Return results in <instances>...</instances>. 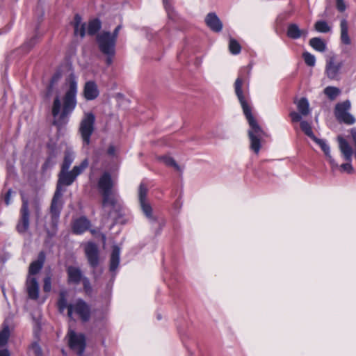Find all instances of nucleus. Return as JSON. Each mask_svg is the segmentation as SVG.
<instances>
[{
	"label": "nucleus",
	"mask_w": 356,
	"mask_h": 356,
	"mask_svg": "<svg viewBox=\"0 0 356 356\" xmlns=\"http://www.w3.org/2000/svg\"><path fill=\"white\" fill-rule=\"evenodd\" d=\"M243 82L244 80L238 76L234 83V90L250 126L248 136L250 140V149L258 154L261 148V141L267 135L254 118L251 112V108L245 99L242 90Z\"/></svg>",
	"instance_id": "nucleus-1"
},
{
	"label": "nucleus",
	"mask_w": 356,
	"mask_h": 356,
	"mask_svg": "<svg viewBox=\"0 0 356 356\" xmlns=\"http://www.w3.org/2000/svg\"><path fill=\"white\" fill-rule=\"evenodd\" d=\"M77 83L71 76L68 81V88L63 97L62 105L60 97L57 95L52 104L51 113L54 117L53 124L60 126L65 122L67 116L73 111L76 105Z\"/></svg>",
	"instance_id": "nucleus-2"
},
{
	"label": "nucleus",
	"mask_w": 356,
	"mask_h": 356,
	"mask_svg": "<svg viewBox=\"0 0 356 356\" xmlns=\"http://www.w3.org/2000/svg\"><path fill=\"white\" fill-rule=\"evenodd\" d=\"M113 182L110 173L104 172L99 179L98 188L102 195V207H115L117 198L113 191Z\"/></svg>",
	"instance_id": "nucleus-3"
},
{
	"label": "nucleus",
	"mask_w": 356,
	"mask_h": 356,
	"mask_svg": "<svg viewBox=\"0 0 356 356\" xmlns=\"http://www.w3.org/2000/svg\"><path fill=\"white\" fill-rule=\"evenodd\" d=\"M97 43L99 51L106 56H114L115 54L116 40L114 39L111 33L103 31L96 36Z\"/></svg>",
	"instance_id": "nucleus-4"
},
{
	"label": "nucleus",
	"mask_w": 356,
	"mask_h": 356,
	"mask_svg": "<svg viewBox=\"0 0 356 356\" xmlns=\"http://www.w3.org/2000/svg\"><path fill=\"white\" fill-rule=\"evenodd\" d=\"M95 116L90 112L84 113L81 120L79 131L83 143L86 145L90 143V136L95 130Z\"/></svg>",
	"instance_id": "nucleus-5"
},
{
	"label": "nucleus",
	"mask_w": 356,
	"mask_h": 356,
	"mask_svg": "<svg viewBox=\"0 0 356 356\" xmlns=\"http://www.w3.org/2000/svg\"><path fill=\"white\" fill-rule=\"evenodd\" d=\"M73 312L76 314L83 322H87L90 320V308L89 305L81 299H79L75 303L68 305V316L72 318Z\"/></svg>",
	"instance_id": "nucleus-6"
},
{
	"label": "nucleus",
	"mask_w": 356,
	"mask_h": 356,
	"mask_svg": "<svg viewBox=\"0 0 356 356\" xmlns=\"http://www.w3.org/2000/svg\"><path fill=\"white\" fill-rule=\"evenodd\" d=\"M350 108V102L348 100L338 103L335 106L334 114L337 119L347 124H353L355 120L354 117L347 112Z\"/></svg>",
	"instance_id": "nucleus-7"
},
{
	"label": "nucleus",
	"mask_w": 356,
	"mask_h": 356,
	"mask_svg": "<svg viewBox=\"0 0 356 356\" xmlns=\"http://www.w3.org/2000/svg\"><path fill=\"white\" fill-rule=\"evenodd\" d=\"M22 204L20 209V216L16 225L17 231L20 234L25 233L29 227L30 211L28 200L22 197Z\"/></svg>",
	"instance_id": "nucleus-8"
},
{
	"label": "nucleus",
	"mask_w": 356,
	"mask_h": 356,
	"mask_svg": "<svg viewBox=\"0 0 356 356\" xmlns=\"http://www.w3.org/2000/svg\"><path fill=\"white\" fill-rule=\"evenodd\" d=\"M63 204V190L56 189L50 206V213L54 223L58 221Z\"/></svg>",
	"instance_id": "nucleus-9"
},
{
	"label": "nucleus",
	"mask_w": 356,
	"mask_h": 356,
	"mask_svg": "<svg viewBox=\"0 0 356 356\" xmlns=\"http://www.w3.org/2000/svg\"><path fill=\"white\" fill-rule=\"evenodd\" d=\"M69 346L79 355H83L86 348V338L83 334H76L74 331L70 330L68 332Z\"/></svg>",
	"instance_id": "nucleus-10"
},
{
	"label": "nucleus",
	"mask_w": 356,
	"mask_h": 356,
	"mask_svg": "<svg viewBox=\"0 0 356 356\" xmlns=\"http://www.w3.org/2000/svg\"><path fill=\"white\" fill-rule=\"evenodd\" d=\"M342 62H338L335 56H330L326 60L325 74L330 80H339Z\"/></svg>",
	"instance_id": "nucleus-11"
},
{
	"label": "nucleus",
	"mask_w": 356,
	"mask_h": 356,
	"mask_svg": "<svg viewBox=\"0 0 356 356\" xmlns=\"http://www.w3.org/2000/svg\"><path fill=\"white\" fill-rule=\"evenodd\" d=\"M84 251L90 267L92 268H97L99 263V249L97 245L92 242H88L85 245Z\"/></svg>",
	"instance_id": "nucleus-12"
},
{
	"label": "nucleus",
	"mask_w": 356,
	"mask_h": 356,
	"mask_svg": "<svg viewBox=\"0 0 356 356\" xmlns=\"http://www.w3.org/2000/svg\"><path fill=\"white\" fill-rule=\"evenodd\" d=\"M76 178L72 171L68 170H60L58 174V179L56 185V189L62 190V186H68L72 184Z\"/></svg>",
	"instance_id": "nucleus-13"
},
{
	"label": "nucleus",
	"mask_w": 356,
	"mask_h": 356,
	"mask_svg": "<svg viewBox=\"0 0 356 356\" xmlns=\"http://www.w3.org/2000/svg\"><path fill=\"white\" fill-rule=\"evenodd\" d=\"M26 286L29 298L37 300L39 297V284L37 279L34 277L27 276Z\"/></svg>",
	"instance_id": "nucleus-14"
},
{
	"label": "nucleus",
	"mask_w": 356,
	"mask_h": 356,
	"mask_svg": "<svg viewBox=\"0 0 356 356\" xmlns=\"http://www.w3.org/2000/svg\"><path fill=\"white\" fill-rule=\"evenodd\" d=\"M207 26L213 31L220 32L222 29V23L215 13H209L205 17Z\"/></svg>",
	"instance_id": "nucleus-15"
},
{
	"label": "nucleus",
	"mask_w": 356,
	"mask_h": 356,
	"mask_svg": "<svg viewBox=\"0 0 356 356\" xmlns=\"http://www.w3.org/2000/svg\"><path fill=\"white\" fill-rule=\"evenodd\" d=\"M45 261V254L44 252H40L38 254L37 260L31 263L29 268V275L28 276H31L36 275L38 273L40 270L42 268L44 264Z\"/></svg>",
	"instance_id": "nucleus-16"
},
{
	"label": "nucleus",
	"mask_w": 356,
	"mask_h": 356,
	"mask_svg": "<svg viewBox=\"0 0 356 356\" xmlns=\"http://www.w3.org/2000/svg\"><path fill=\"white\" fill-rule=\"evenodd\" d=\"M286 35L289 38L296 40L301 37L306 38L308 31L307 29H300L296 24H290L287 28Z\"/></svg>",
	"instance_id": "nucleus-17"
},
{
	"label": "nucleus",
	"mask_w": 356,
	"mask_h": 356,
	"mask_svg": "<svg viewBox=\"0 0 356 356\" xmlns=\"http://www.w3.org/2000/svg\"><path fill=\"white\" fill-rule=\"evenodd\" d=\"M339 149L343 156L344 159L346 161L351 162L352 156L353 154V150L352 147L348 144V143L341 136H338L337 138Z\"/></svg>",
	"instance_id": "nucleus-18"
},
{
	"label": "nucleus",
	"mask_w": 356,
	"mask_h": 356,
	"mask_svg": "<svg viewBox=\"0 0 356 356\" xmlns=\"http://www.w3.org/2000/svg\"><path fill=\"white\" fill-rule=\"evenodd\" d=\"M67 279L70 284H79L84 277L78 267L69 266L67 269Z\"/></svg>",
	"instance_id": "nucleus-19"
},
{
	"label": "nucleus",
	"mask_w": 356,
	"mask_h": 356,
	"mask_svg": "<svg viewBox=\"0 0 356 356\" xmlns=\"http://www.w3.org/2000/svg\"><path fill=\"white\" fill-rule=\"evenodd\" d=\"M83 95L87 100H93L99 95V90L97 84L94 81H88L86 83Z\"/></svg>",
	"instance_id": "nucleus-20"
},
{
	"label": "nucleus",
	"mask_w": 356,
	"mask_h": 356,
	"mask_svg": "<svg viewBox=\"0 0 356 356\" xmlns=\"http://www.w3.org/2000/svg\"><path fill=\"white\" fill-rule=\"evenodd\" d=\"M90 227V222L85 217H81L76 219L72 225V230L74 233L80 234L88 229Z\"/></svg>",
	"instance_id": "nucleus-21"
},
{
	"label": "nucleus",
	"mask_w": 356,
	"mask_h": 356,
	"mask_svg": "<svg viewBox=\"0 0 356 356\" xmlns=\"http://www.w3.org/2000/svg\"><path fill=\"white\" fill-rule=\"evenodd\" d=\"M314 142H316L320 147L322 149V150L323 151V152L325 153V156H327L331 166H332V169L334 170H335L336 168H337L339 167L338 164L334 161V160L333 159V158L332 157V156L330 155V147L327 144H326V143L322 140V139H318L316 137V139L315 140H313Z\"/></svg>",
	"instance_id": "nucleus-22"
},
{
	"label": "nucleus",
	"mask_w": 356,
	"mask_h": 356,
	"mask_svg": "<svg viewBox=\"0 0 356 356\" xmlns=\"http://www.w3.org/2000/svg\"><path fill=\"white\" fill-rule=\"evenodd\" d=\"M73 24L74 35H79L83 38L86 35V24L81 22V17L79 15H75Z\"/></svg>",
	"instance_id": "nucleus-23"
},
{
	"label": "nucleus",
	"mask_w": 356,
	"mask_h": 356,
	"mask_svg": "<svg viewBox=\"0 0 356 356\" xmlns=\"http://www.w3.org/2000/svg\"><path fill=\"white\" fill-rule=\"evenodd\" d=\"M120 248L114 246L110 258V270L114 272L118 267L120 264Z\"/></svg>",
	"instance_id": "nucleus-24"
},
{
	"label": "nucleus",
	"mask_w": 356,
	"mask_h": 356,
	"mask_svg": "<svg viewBox=\"0 0 356 356\" xmlns=\"http://www.w3.org/2000/svg\"><path fill=\"white\" fill-rule=\"evenodd\" d=\"M341 27V40L345 44H350V39L348 36V22L346 19H342L340 24Z\"/></svg>",
	"instance_id": "nucleus-25"
},
{
	"label": "nucleus",
	"mask_w": 356,
	"mask_h": 356,
	"mask_svg": "<svg viewBox=\"0 0 356 356\" xmlns=\"http://www.w3.org/2000/svg\"><path fill=\"white\" fill-rule=\"evenodd\" d=\"M102 22L99 19H93L89 21L87 33L90 35H94L100 30Z\"/></svg>",
	"instance_id": "nucleus-26"
},
{
	"label": "nucleus",
	"mask_w": 356,
	"mask_h": 356,
	"mask_svg": "<svg viewBox=\"0 0 356 356\" xmlns=\"http://www.w3.org/2000/svg\"><path fill=\"white\" fill-rule=\"evenodd\" d=\"M309 44L312 48H314L315 50L320 51V52H324L326 49V44L324 42L323 40H322L320 38H312L309 40Z\"/></svg>",
	"instance_id": "nucleus-27"
},
{
	"label": "nucleus",
	"mask_w": 356,
	"mask_h": 356,
	"mask_svg": "<svg viewBox=\"0 0 356 356\" xmlns=\"http://www.w3.org/2000/svg\"><path fill=\"white\" fill-rule=\"evenodd\" d=\"M297 108H298L299 113H300V114L302 116H306V115H309L310 113L309 104L308 100L305 97L301 98L297 102Z\"/></svg>",
	"instance_id": "nucleus-28"
},
{
	"label": "nucleus",
	"mask_w": 356,
	"mask_h": 356,
	"mask_svg": "<svg viewBox=\"0 0 356 356\" xmlns=\"http://www.w3.org/2000/svg\"><path fill=\"white\" fill-rule=\"evenodd\" d=\"M323 92L329 99L333 101L341 94V90L337 87L327 86L324 89Z\"/></svg>",
	"instance_id": "nucleus-29"
},
{
	"label": "nucleus",
	"mask_w": 356,
	"mask_h": 356,
	"mask_svg": "<svg viewBox=\"0 0 356 356\" xmlns=\"http://www.w3.org/2000/svg\"><path fill=\"white\" fill-rule=\"evenodd\" d=\"M67 293L66 291H61L59 293V298L58 300V307L60 312H63L64 310L67 308L68 305L67 303Z\"/></svg>",
	"instance_id": "nucleus-30"
},
{
	"label": "nucleus",
	"mask_w": 356,
	"mask_h": 356,
	"mask_svg": "<svg viewBox=\"0 0 356 356\" xmlns=\"http://www.w3.org/2000/svg\"><path fill=\"white\" fill-rule=\"evenodd\" d=\"M73 161H74L73 153L68 150L65 151L63 162L61 165V170H69Z\"/></svg>",
	"instance_id": "nucleus-31"
},
{
	"label": "nucleus",
	"mask_w": 356,
	"mask_h": 356,
	"mask_svg": "<svg viewBox=\"0 0 356 356\" xmlns=\"http://www.w3.org/2000/svg\"><path fill=\"white\" fill-rule=\"evenodd\" d=\"M10 337V330L8 325L3 324V327L0 332V347L5 346Z\"/></svg>",
	"instance_id": "nucleus-32"
},
{
	"label": "nucleus",
	"mask_w": 356,
	"mask_h": 356,
	"mask_svg": "<svg viewBox=\"0 0 356 356\" xmlns=\"http://www.w3.org/2000/svg\"><path fill=\"white\" fill-rule=\"evenodd\" d=\"M300 128H301L302 131L308 137H309L312 140L316 139V136H314V134L312 131V127H311L310 124H309L307 122L301 121L300 122Z\"/></svg>",
	"instance_id": "nucleus-33"
},
{
	"label": "nucleus",
	"mask_w": 356,
	"mask_h": 356,
	"mask_svg": "<svg viewBox=\"0 0 356 356\" xmlns=\"http://www.w3.org/2000/svg\"><path fill=\"white\" fill-rule=\"evenodd\" d=\"M88 165V161L87 159H84L80 165H75L71 170L74 177L76 178L79 175H81L85 169Z\"/></svg>",
	"instance_id": "nucleus-34"
},
{
	"label": "nucleus",
	"mask_w": 356,
	"mask_h": 356,
	"mask_svg": "<svg viewBox=\"0 0 356 356\" xmlns=\"http://www.w3.org/2000/svg\"><path fill=\"white\" fill-rule=\"evenodd\" d=\"M315 29L321 33H327L331 28L325 21H317L314 24Z\"/></svg>",
	"instance_id": "nucleus-35"
},
{
	"label": "nucleus",
	"mask_w": 356,
	"mask_h": 356,
	"mask_svg": "<svg viewBox=\"0 0 356 356\" xmlns=\"http://www.w3.org/2000/svg\"><path fill=\"white\" fill-rule=\"evenodd\" d=\"M229 49L232 54H238L241 51V45L234 39L231 38L229 43Z\"/></svg>",
	"instance_id": "nucleus-36"
},
{
	"label": "nucleus",
	"mask_w": 356,
	"mask_h": 356,
	"mask_svg": "<svg viewBox=\"0 0 356 356\" xmlns=\"http://www.w3.org/2000/svg\"><path fill=\"white\" fill-rule=\"evenodd\" d=\"M140 204L141 209H142L143 213L145 214V216L149 218H152V209L150 204L147 201L140 202Z\"/></svg>",
	"instance_id": "nucleus-37"
},
{
	"label": "nucleus",
	"mask_w": 356,
	"mask_h": 356,
	"mask_svg": "<svg viewBox=\"0 0 356 356\" xmlns=\"http://www.w3.org/2000/svg\"><path fill=\"white\" fill-rule=\"evenodd\" d=\"M302 57L304 58V60L305 63L310 67H313L315 65L316 63V58L314 55L309 52H304L302 54Z\"/></svg>",
	"instance_id": "nucleus-38"
},
{
	"label": "nucleus",
	"mask_w": 356,
	"mask_h": 356,
	"mask_svg": "<svg viewBox=\"0 0 356 356\" xmlns=\"http://www.w3.org/2000/svg\"><path fill=\"white\" fill-rule=\"evenodd\" d=\"M147 194V188L143 183H141L139 186V191H138L139 201L140 202L146 201Z\"/></svg>",
	"instance_id": "nucleus-39"
},
{
	"label": "nucleus",
	"mask_w": 356,
	"mask_h": 356,
	"mask_svg": "<svg viewBox=\"0 0 356 356\" xmlns=\"http://www.w3.org/2000/svg\"><path fill=\"white\" fill-rule=\"evenodd\" d=\"M161 159L165 165L169 166H173L176 169L179 170V165L177 164V163L172 158L168 156H163Z\"/></svg>",
	"instance_id": "nucleus-40"
},
{
	"label": "nucleus",
	"mask_w": 356,
	"mask_h": 356,
	"mask_svg": "<svg viewBox=\"0 0 356 356\" xmlns=\"http://www.w3.org/2000/svg\"><path fill=\"white\" fill-rule=\"evenodd\" d=\"M340 170L341 172H346L348 174H351L353 172L354 169L351 165V162L347 161L346 163L341 164L340 166Z\"/></svg>",
	"instance_id": "nucleus-41"
},
{
	"label": "nucleus",
	"mask_w": 356,
	"mask_h": 356,
	"mask_svg": "<svg viewBox=\"0 0 356 356\" xmlns=\"http://www.w3.org/2000/svg\"><path fill=\"white\" fill-rule=\"evenodd\" d=\"M51 289V278L49 276L44 277L43 290L44 292H49Z\"/></svg>",
	"instance_id": "nucleus-42"
},
{
	"label": "nucleus",
	"mask_w": 356,
	"mask_h": 356,
	"mask_svg": "<svg viewBox=\"0 0 356 356\" xmlns=\"http://www.w3.org/2000/svg\"><path fill=\"white\" fill-rule=\"evenodd\" d=\"M55 164V161L54 160V157L52 156H49L44 164L42 165V169L46 170L50 168H51Z\"/></svg>",
	"instance_id": "nucleus-43"
},
{
	"label": "nucleus",
	"mask_w": 356,
	"mask_h": 356,
	"mask_svg": "<svg viewBox=\"0 0 356 356\" xmlns=\"http://www.w3.org/2000/svg\"><path fill=\"white\" fill-rule=\"evenodd\" d=\"M289 115L293 122H300L302 119V115L300 113H297L296 111L291 112Z\"/></svg>",
	"instance_id": "nucleus-44"
},
{
	"label": "nucleus",
	"mask_w": 356,
	"mask_h": 356,
	"mask_svg": "<svg viewBox=\"0 0 356 356\" xmlns=\"http://www.w3.org/2000/svg\"><path fill=\"white\" fill-rule=\"evenodd\" d=\"M83 282L84 290L88 293L91 291V286L89 280L87 277H83L81 280Z\"/></svg>",
	"instance_id": "nucleus-45"
},
{
	"label": "nucleus",
	"mask_w": 356,
	"mask_h": 356,
	"mask_svg": "<svg viewBox=\"0 0 356 356\" xmlns=\"http://www.w3.org/2000/svg\"><path fill=\"white\" fill-rule=\"evenodd\" d=\"M31 348L35 356H42V350L38 343H33Z\"/></svg>",
	"instance_id": "nucleus-46"
},
{
	"label": "nucleus",
	"mask_w": 356,
	"mask_h": 356,
	"mask_svg": "<svg viewBox=\"0 0 356 356\" xmlns=\"http://www.w3.org/2000/svg\"><path fill=\"white\" fill-rule=\"evenodd\" d=\"M337 7L340 12H343L346 9V6L343 0H337Z\"/></svg>",
	"instance_id": "nucleus-47"
},
{
	"label": "nucleus",
	"mask_w": 356,
	"mask_h": 356,
	"mask_svg": "<svg viewBox=\"0 0 356 356\" xmlns=\"http://www.w3.org/2000/svg\"><path fill=\"white\" fill-rule=\"evenodd\" d=\"M121 29H122V25L120 24V25H118V26H117L115 27V29H114L113 32L111 33L112 37L114 39H115L116 41H117V38H118L119 32L121 30Z\"/></svg>",
	"instance_id": "nucleus-48"
},
{
	"label": "nucleus",
	"mask_w": 356,
	"mask_h": 356,
	"mask_svg": "<svg viewBox=\"0 0 356 356\" xmlns=\"http://www.w3.org/2000/svg\"><path fill=\"white\" fill-rule=\"evenodd\" d=\"M11 194H12V190L11 189H9L6 195H5V197H4V202L6 203V205H8L10 204V196H11Z\"/></svg>",
	"instance_id": "nucleus-49"
},
{
	"label": "nucleus",
	"mask_w": 356,
	"mask_h": 356,
	"mask_svg": "<svg viewBox=\"0 0 356 356\" xmlns=\"http://www.w3.org/2000/svg\"><path fill=\"white\" fill-rule=\"evenodd\" d=\"M58 78H59V77H58V76H54L52 78V79H51V83H50V84H49V87H48V93H47V95H49V94L50 93V92H51V89H52V87H53L54 83L58 81Z\"/></svg>",
	"instance_id": "nucleus-50"
},
{
	"label": "nucleus",
	"mask_w": 356,
	"mask_h": 356,
	"mask_svg": "<svg viewBox=\"0 0 356 356\" xmlns=\"http://www.w3.org/2000/svg\"><path fill=\"white\" fill-rule=\"evenodd\" d=\"M38 35H35L34 37H33L30 40V41L27 43V44L29 45L30 47H33L38 41Z\"/></svg>",
	"instance_id": "nucleus-51"
},
{
	"label": "nucleus",
	"mask_w": 356,
	"mask_h": 356,
	"mask_svg": "<svg viewBox=\"0 0 356 356\" xmlns=\"http://www.w3.org/2000/svg\"><path fill=\"white\" fill-rule=\"evenodd\" d=\"M107 152L109 155L114 156L115 152V147L113 145L109 146V147L108 148Z\"/></svg>",
	"instance_id": "nucleus-52"
},
{
	"label": "nucleus",
	"mask_w": 356,
	"mask_h": 356,
	"mask_svg": "<svg viewBox=\"0 0 356 356\" xmlns=\"http://www.w3.org/2000/svg\"><path fill=\"white\" fill-rule=\"evenodd\" d=\"M0 356H10L8 349L0 350Z\"/></svg>",
	"instance_id": "nucleus-53"
},
{
	"label": "nucleus",
	"mask_w": 356,
	"mask_h": 356,
	"mask_svg": "<svg viewBox=\"0 0 356 356\" xmlns=\"http://www.w3.org/2000/svg\"><path fill=\"white\" fill-rule=\"evenodd\" d=\"M40 210V206L38 204L36 203L35 204V215L37 216V217H38V216H39Z\"/></svg>",
	"instance_id": "nucleus-54"
},
{
	"label": "nucleus",
	"mask_w": 356,
	"mask_h": 356,
	"mask_svg": "<svg viewBox=\"0 0 356 356\" xmlns=\"http://www.w3.org/2000/svg\"><path fill=\"white\" fill-rule=\"evenodd\" d=\"M108 56V57H107V58H106V63H107L108 65H111V64L112 63V57H113V56Z\"/></svg>",
	"instance_id": "nucleus-55"
},
{
	"label": "nucleus",
	"mask_w": 356,
	"mask_h": 356,
	"mask_svg": "<svg viewBox=\"0 0 356 356\" xmlns=\"http://www.w3.org/2000/svg\"><path fill=\"white\" fill-rule=\"evenodd\" d=\"M163 3L165 7V8H168V6H170L169 4V0H163Z\"/></svg>",
	"instance_id": "nucleus-56"
}]
</instances>
